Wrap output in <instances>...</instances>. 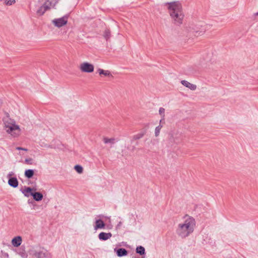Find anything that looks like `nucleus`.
<instances>
[{"label":"nucleus","mask_w":258,"mask_h":258,"mask_svg":"<svg viewBox=\"0 0 258 258\" xmlns=\"http://www.w3.org/2000/svg\"><path fill=\"white\" fill-rule=\"evenodd\" d=\"M185 218L184 222L179 224L176 229L177 234L182 238H185L192 233L196 226V221L193 217L186 215Z\"/></svg>","instance_id":"nucleus-1"},{"label":"nucleus","mask_w":258,"mask_h":258,"mask_svg":"<svg viewBox=\"0 0 258 258\" xmlns=\"http://www.w3.org/2000/svg\"><path fill=\"white\" fill-rule=\"evenodd\" d=\"M168 5V9L170 17L173 20V23L176 25L182 23L184 15L182 12V6L178 2H173L166 3Z\"/></svg>","instance_id":"nucleus-2"},{"label":"nucleus","mask_w":258,"mask_h":258,"mask_svg":"<svg viewBox=\"0 0 258 258\" xmlns=\"http://www.w3.org/2000/svg\"><path fill=\"white\" fill-rule=\"evenodd\" d=\"M36 188L26 186L25 187V189H21V191L25 197H29L30 196H31L35 201L37 202L40 201L43 199V195L41 192L36 191Z\"/></svg>","instance_id":"nucleus-3"},{"label":"nucleus","mask_w":258,"mask_h":258,"mask_svg":"<svg viewBox=\"0 0 258 258\" xmlns=\"http://www.w3.org/2000/svg\"><path fill=\"white\" fill-rule=\"evenodd\" d=\"M58 0H47L37 10L36 13L39 16H42L45 12L53 8Z\"/></svg>","instance_id":"nucleus-4"},{"label":"nucleus","mask_w":258,"mask_h":258,"mask_svg":"<svg viewBox=\"0 0 258 258\" xmlns=\"http://www.w3.org/2000/svg\"><path fill=\"white\" fill-rule=\"evenodd\" d=\"M30 254L36 258H52L51 253L43 247H40L38 249H32Z\"/></svg>","instance_id":"nucleus-5"},{"label":"nucleus","mask_w":258,"mask_h":258,"mask_svg":"<svg viewBox=\"0 0 258 258\" xmlns=\"http://www.w3.org/2000/svg\"><path fill=\"white\" fill-rule=\"evenodd\" d=\"M210 25H203V23L197 24L195 27L192 28L193 33H195V36L201 35L208 29L210 28Z\"/></svg>","instance_id":"nucleus-6"},{"label":"nucleus","mask_w":258,"mask_h":258,"mask_svg":"<svg viewBox=\"0 0 258 258\" xmlns=\"http://www.w3.org/2000/svg\"><path fill=\"white\" fill-rule=\"evenodd\" d=\"M68 18L69 15H66L61 18L53 19L52 23L55 27L60 28L67 24Z\"/></svg>","instance_id":"nucleus-7"},{"label":"nucleus","mask_w":258,"mask_h":258,"mask_svg":"<svg viewBox=\"0 0 258 258\" xmlns=\"http://www.w3.org/2000/svg\"><path fill=\"white\" fill-rule=\"evenodd\" d=\"M5 129L8 133L11 134L14 136L18 135L20 131L19 126L15 124H11L10 125L5 124Z\"/></svg>","instance_id":"nucleus-8"},{"label":"nucleus","mask_w":258,"mask_h":258,"mask_svg":"<svg viewBox=\"0 0 258 258\" xmlns=\"http://www.w3.org/2000/svg\"><path fill=\"white\" fill-rule=\"evenodd\" d=\"M80 68L82 72L85 73H92L94 69V66L87 62L81 64Z\"/></svg>","instance_id":"nucleus-9"},{"label":"nucleus","mask_w":258,"mask_h":258,"mask_svg":"<svg viewBox=\"0 0 258 258\" xmlns=\"http://www.w3.org/2000/svg\"><path fill=\"white\" fill-rule=\"evenodd\" d=\"M111 236L112 234L110 232L105 233L101 232L98 235V238L100 240L106 241L111 237Z\"/></svg>","instance_id":"nucleus-10"},{"label":"nucleus","mask_w":258,"mask_h":258,"mask_svg":"<svg viewBox=\"0 0 258 258\" xmlns=\"http://www.w3.org/2000/svg\"><path fill=\"white\" fill-rule=\"evenodd\" d=\"M22 241V237L20 236H17L12 239V244L14 247H18L21 244Z\"/></svg>","instance_id":"nucleus-11"},{"label":"nucleus","mask_w":258,"mask_h":258,"mask_svg":"<svg viewBox=\"0 0 258 258\" xmlns=\"http://www.w3.org/2000/svg\"><path fill=\"white\" fill-rule=\"evenodd\" d=\"M114 251H116V254L118 257H122L127 254V250L124 248H115Z\"/></svg>","instance_id":"nucleus-12"},{"label":"nucleus","mask_w":258,"mask_h":258,"mask_svg":"<svg viewBox=\"0 0 258 258\" xmlns=\"http://www.w3.org/2000/svg\"><path fill=\"white\" fill-rule=\"evenodd\" d=\"M105 227V224L104 221L101 219L96 220L95 221V225L94 229L97 230L98 229H104Z\"/></svg>","instance_id":"nucleus-13"},{"label":"nucleus","mask_w":258,"mask_h":258,"mask_svg":"<svg viewBox=\"0 0 258 258\" xmlns=\"http://www.w3.org/2000/svg\"><path fill=\"white\" fill-rule=\"evenodd\" d=\"M8 184L12 187L16 188L18 186L19 182L16 177L8 179Z\"/></svg>","instance_id":"nucleus-14"},{"label":"nucleus","mask_w":258,"mask_h":258,"mask_svg":"<svg viewBox=\"0 0 258 258\" xmlns=\"http://www.w3.org/2000/svg\"><path fill=\"white\" fill-rule=\"evenodd\" d=\"M181 83L182 85H183V86H185L187 88H188L191 90H195L196 89V85L191 84L186 80L181 81Z\"/></svg>","instance_id":"nucleus-15"},{"label":"nucleus","mask_w":258,"mask_h":258,"mask_svg":"<svg viewBox=\"0 0 258 258\" xmlns=\"http://www.w3.org/2000/svg\"><path fill=\"white\" fill-rule=\"evenodd\" d=\"M146 131H144L143 132H142L140 133H139L137 135H134L132 137V139L131 140V143H133V142L135 140H139V139H141L142 138H143L144 136V135L146 134Z\"/></svg>","instance_id":"nucleus-16"},{"label":"nucleus","mask_w":258,"mask_h":258,"mask_svg":"<svg viewBox=\"0 0 258 258\" xmlns=\"http://www.w3.org/2000/svg\"><path fill=\"white\" fill-rule=\"evenodd\" d=\"M17 253L23 258L27 257V253H26L24 246H22L17 250Z\"/></svg>","instance_id":"nucleus-17"},{"label":"nucleus","mask_w":258,"mask_h":258,"mask_svg":"<svg viewBox=\"0 0 258 258\" xmlns=\"http://www.w3.org/2000/svg\"><path fill=\"white\" fill-rule=\"evenodd\" d=\"M34 174V171L33 169H27L25 171L24 175L27 178H31Z\"/></svg>","instance_id":"nucleus-18"},{"label":"nucleus","mask_w":258,"mask_h":258,"mask_svg":"<svg viewBox=\"0 0 258 258\" xmlns=\"http://www.w3.org/2000/svg\"><path fill=\"white\" fill-rule=\"evenodd\" d=\"M136 252L141 255L145 254V249L142 246H137L136 249Z\"/></svg>","instance_id":"nucleus-19"},{"label":"nucleus","mask_w":258,"mask_h":258,"mask_svg":"<svg viewBox=\"0 0 258 258\" xmlns=\"http://www.w3.org/2000/svg\"><path fill=\"white\" fill-rule=\"evenodd\" d=\"M103 36L105 38V39L107 41H108L111 36V33H110V30L108 29H106L104 31Z\"/></svg>","instance_id":"nucleus-20"},{"label":"nucleus","mask_w":258,"mask_h":258,"mask_svg":"<svg viewBox=\"0 0 258 258\" xmlns=\"http://www.w3.org/2000/svg\"><path fill=\"white\" fill-rule=\"evenodd\" d=\"M162 127H163V125H162V124H159L158 126L156 127L155 130V136L156 137H157L159 136L161 129L162 128Z\"/></svg>","instance_id":"nucleus-21"},{"label":"nucleus","mask_w":258,"mask_h":258,"mask_svg":"<svg viewBox=\"0 0 258 258\" xmlns=\"http://www.w3.org/2000/svg\"><path fill=\"white\" fill-rule=\"evenodd\" d=\"M98 71L100 75H104L105 76H112V75L110 74V72L108 71H104L102 69H99Z\"/></svg>","instance_id":"nucleus-22"},{"label":"nucleus","mask_w":258,"mask_h":258,"mask_svg":"<svg viewBox=\"0 0 258 258\" xmlns=\"http://www.w3.org/2000/svg\"><path fill=\"white\" fill-rule=\"evenodd\" d=\"M74 168L76 170V171L79 173H81L83 172V168L82 166L80 165H75Z\"/></svg>","instance_id":"nucleus-23"},{"label":"nucleus","mask_w":258,"mask_h":258,"mask_svg":"<svg viewBox=\"0 0 258 258\" xmlns=\"http://www.w3.org/2000/svg\"><path fill=\"white\" fill-rule=\"evenodd\" d=\"M115 139L114 138H110V139H108L107 138H104L103 139V141L104 142L105 144H107V143H111L112 144H113L114 142Z\"/></svg>","instance_id":"nucleus-24"},{"label":"nucleus","mask_w":258,"mask_h":258,"mask_svg":"<svg viewBox=\"0 0 258 258\" xmlns=\"http://www.w3.org/2000/svg\"><path fill=\"white\" fill-rule=\"evenodd\" d=\"M165 109L163 107H160L159 110V114L161 116V117L164 118L165 117Z\"/></svg>","instance_id":"nucleus-25"},{"label":"nucleus","mask_w":258,"mask_h":258,"mask_svg":"<svg viewBox=\"0 0 258 258\" xmlns=\"http://www.w3.org/2000/svg\"><path fill=\"white\" fill-rule=\"evenodd\" d=\"M32 161L33 159L31 158H27L25 160V163L29 165H31L32 164Z\"/></svg>","instance_id":"nucleus-26"},{"label":"nucleus","mask_w":258,"mask_h":258,"mask_svg":"<svg viewBox=\"0 0 258 258\" xmlns=\"http://www.w3.org/2000/svg\"><path fill=\"white\" fill-rule=\"evenodd\" d=\"M15 0H6V4L7 5L11 6L15 3Z\"/></svg>","instance_id":"nucleus-27"},{"label":"nucleus","mask_w":258,"mask_h":258,"mask_svg":"<svg viewBox=\"0 0 258 258\" xmlns=\"http://www.w3.org/2000/svg\"><path fill=\"white\" fill-rule=\"evenodd\" d=\"M16 149L17 150H23V151H28L27 149L24 148H23V147H17L16 148Z\"/></svg>","instance_id":"nucleus-28"},{"label":"nucleus","mask_w":258,"mask_h":258,"mask_svg":"<svg viewBox=\"0 0 258 258\" xmlns=\"http://www.w3.org/2000/svg\"><path fill=\"white\" fill-rule=\"evenodd\" d=\"M14 174H15L13 172H12V171L10 172L7 175V177L8 178V179H9L11 177H13L12 176H13Z\"/></svg>","instance_id":"nucleus-29"},{"label":"nucleus","mask_w":258,"mask_h":258,"mask_svg":"<svg viewBox=\"0 0 258 258\" xmlns=\"http://www.w3.org/2000/svg\"><path fill=\"white\" fill-rule=\"evenodd\" d=\"M122 225V222L121 221H119L117 225H116V229H120V227Z\"/></svg>","instance_id":"nucleus-30"},{"label":"nucleus","mask_w":258,"mask_h":258,"mask_svg":"<svg viewBox=\"0 0 258 258\" xmlns=\"http://www.w3.org/2000/svg\"><path fill=\"white\" fill-rule=\"evenodd\" d=\"M164 118H162L161 117V119H160V123H159V124H162L163 125V124H164L165 123V120H164Z\"/></svg>","instance_id":"nucleus-31"},{"label":"nucleus","mask_w":258,"mask_h":258,"mask_svg":"<svg viewBox=\"0 0 258 258\" xmlns=\"http://www.w3.org/2000/svg\"><path fill=\"white\" fill-rule=\"evenodd\" d=\"M170 140L172 142H174V143H176V144L177 143V142H176V140H175V139H174L173 138L172 135H171V137H170Z\"/></svg>","instance_id":"nucleus-32"},{"label":"nucleus","mask_w":258,"mask_h":258,"mask_svg":"<svg viewBox=\"0 0 258 258\" xmlns=\"http://www.w3.org/2000/svg\"><path fill=\"white\" fill-rule=\"evenodd\" d=\"M135 149H136L135 146H133L132 147V149H131V150L133 151H134V150H135Z\"/></svg>","instance_id":"nucleus-33"},{"label":"nucleus","mask_w":258,"mask_h":258,"mask_svg":"<svg viewBox=\"0 0 258 258\" xmlns=\"http://www.w3.org/2000/svg\"><path fill=\"white\" fill-rule=\"evenodd\" d=\"M255 16H258V12L254 14Z\"/></svg>","instance_id":"nucleus-34"},{"label":"nucleus","mask_w":258,"mask_h":258,"mask_svg":"<svg viewBox=\"0 0 258 258\" xmlns=\"http://www.w3.org/2000/svg\"><path fill=\"white\" fill-rule=\"evenodd\" d=\"M136 145H138V142H137V143H136Z\"/></svg>","instance_id":"nucleus-35"},{"label":"nucleus","mask_w":258,"mask_h":258,"mask_svg":"<svg viewBox=\"0 0 258 258\" xmlns=\"http://www.w3.org/2000/svg\"><path fill=\"white\" fill-rule=\"evenodd\" d=\"M42 1H43V0H42ZM39 2H40V1H41V0H39Z\"/></svg>","instance_id":"nucleus-36"},{"label":"nucleus","mask_w":258,"mask_h":258,"mask_svg":"<svg viewBox=\"0 0 258 258\" xmlns=\"http://www.w3.org/2000/svg\"><path fill=\"white\" fill-rule=\"evenodd\" d=\"M2 103L1 101H0V104Z\"/></svg>","instance_id":"nucleus-37"}]
</instances>
